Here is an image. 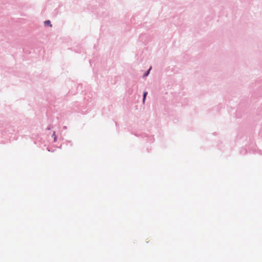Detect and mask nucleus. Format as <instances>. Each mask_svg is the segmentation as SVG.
<instances>
[{
	"mask_svg": "<svg viewBox=\"0 0 262 262\" xmlns=\"http://www.w3.org/2000/svg\"><path fill=\"white\" fill-rule=\"evenodd\" d=\"M51 129V126H48V127L47 128V130H50Z\"/></svg>",
	"mask_w": 262,
	"mask_h": 262,
	"instance_id": "5",
	"label": "nucleus"
},
{
	"mask_svg": "<svg viewBox=\"0 0 262 262\" xmlns=\"http://www.w3.org/2000/svg\"><path fill=\"white\" fill-rule=\"evenodd\" d=\"M150 69H151V68H150L149 69H148L147 71H146L145 72V73L143 75V77H146L149 75Z\"/></svg>",
	"mask_w": 262,
	"mask_h": 262,
	"instance_id": "3",
	"label": "nucleus"
},
{
	"mask_svg": "<svg viewBox=\"0 0 262 262\" xmlns=\"http://www.w3.org/2000/svg\"><path fill=\"white\" fill-rule=\"evenodd\" d=\"M2 126H3V123H0V128H1V127H2Z\"/></svg>",
	"mask_w": 262,
	"mask_h": 262,
	"instance_id": "6",
	"label": "nucleus"
},
{
	"mask_svg": "<svg viewBox=\"0 0 262 262\" xmlns=\"http://www.w3.org/2000/svg\"><path fill=\"white\" fill-rule=\"evenodd\" d=\"M44 24L45 26H49L50 27H52V24L51 21L49 20H47L44 21Z\"/></svg>",
	"mask_w": 262,
	"mask_h": 262,
	"instance_id": "2",
	"label": "nucleus"
},
{
	"mask_svg": "<svg viewBox=\"0 0 262 262\" xmlns=\"http://www.w3.org/2000/svg\"><path fill=\"white\" fill-rule=\"evenodd\" d=\"M52 137L54 138V141L56 142L57 141V137H56V136L55 135V132H53Z\"/></svg>",
	"mask_w": 262,
	"mask_h": 262,
	"instance_id": "4",
	"label": "nucleus"
},
{
	"mask_svg": "<svg viewBox=\"0 0 262 262\" xmlns=\"http://www.w3.org/2000/svg\"><path fill=\"white\" fill-rule=\"evenodd\" d=\"M147 95V92L144 91L143 94V103H144L146 96Z\"/></svg>",
	"mask_w": 262,
	"mask_h": 262,
	"instance_id": "1",
	"label": "nucleus"
}]
</instances>
